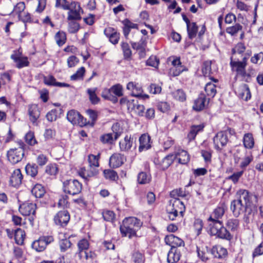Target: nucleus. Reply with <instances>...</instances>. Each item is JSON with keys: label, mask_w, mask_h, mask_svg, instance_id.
Segmentation results:
<instances>
[{"label": "nucleus", "mask_w": 263, "mask_h": 263, "mask_svg": "<svg viewBox=\"0 0 263 263\" xmlns=\"http://www.w3.org/2000/svg\"><path fill=\"white\" fill-rule=\"evenodd\" d=\"M25 8L26 6L24 2H19L14 7L13 11L18 16L24 12Z\"/></svg>", "instance_id": "nucleus-57"}, {"label": "nucleus", "mask_w": 263, "mask_h": 263, "mask_svg": "<svg viewBox=\"0 0 263 263\" xmlns=\"http://www.w3.org/2000/svg\"><path fill=\"white\" fill-rule=\"evenodd\" d=\"M100 157V155H98L97 156L94 155H89L88 157V161L89 163V167L90 168H96L99 167V159Z\"/></svg>", "instance_id": "nucleus-40"}, {"label": "nucleus", "mask_w": 263, "mask_h": 263, "mask_svg": "<svg viewBox=\"0 0 263 263\" xmlns=\"http://www.w3.org/2000/svg\"><path fill=\"white\" fill-rule=\"evenodd\" d=\"M31 193L36 198H41L45 194V190L43 186L37 184L32 188Z\"/></svg>", "instance_id": "nucleus-34"}, {"label": "nucleus", "mask_w": 263, "mask_h": 263, "mask_svg": "<svg viewBox=\"0 0 263 263\" xmlns=\"http://www.w3.org/2000/svg\"><path fill=\"white\" fill-rule=\"evenodd\" d=\"M175 159V156L174 155H168L161 159L159 163V165L161 169L165 170L172 164Z\"/></svg>", "instance_id": "nucleus-28"}, {"label": "nucleus", "mask_w": 263, "mask_h": 263, "mask_svg": "<svg viewBox=\"0 0 263 263\" xmlns=\"http://www.w3.org/2000/svg\"><path fill=\"white\" fill-rule=\"evenodd\" d=\"M71 245V243L68 239H62L60 242V247L61 251L62 252H65L70 247Z\"/></svg>", "instance_id": "nucleus-64"}, {"label": "nucleus", "mask_w": 263, "mask_h": 263, "mask_svg": "<svg viewBox=\"0 0 263 263\" xmlns=\"http://www.w3.org/2000/svg\"><path fill=\"white\" fill-rule=\"evenodd\" d=\"M168 205L171 206L172 209H173V210L177 213H179L181 217L183 216V213L185 211V206L179 199L171 200Z\"/></svg>", "instance_id": "nucleus-19"}, {"label": "nucleus", "mask_w": 263, "mask_h": 263, "mask_svg": "<svg viewBox=\"0 0 263 263\" xmlns=\"http://www.w3.org/2000/svg\"><path fill=\"white\" fill-rule=\"evenodd\" d=\"M150 136L146 134L142 135L139 138L140 145L139 150L140 152L147 150L151 147Z\"/></svg>", "instance_id": "nucleus-23"}, {"label": "nucleus", "mask_w": 263, "mask_h": 263, "mask_svg": "<svg viewBox=\"0 0 263 263\" xmlns=\"http://www.w3.org/2000/svg\"><path fill=\"white\" fill-rule=\"evenodd\" d=\"M247 58L243 57L242 61H239L233 59V57L231 58L230 65L232 70L236 72L237 76L241 77L246 81L249 82L251 79L250 75L246 73V67L247 66Z\"/></svg>", "instance_id": "nucleus-3"}, {"label": "nucleus", "mask_w": 263, "mask_h": 263, "mask_svg": "<svg viewBox=\"0 0 263 263\" xmlns=\"http://www.w3.org/2000/svg\"><path fill=\"white\" fill-rule=\"evenodd\" d=\"M175 156V158H178V162L183 164H186L190 160L187 152L183 149L178 150Z\"/></svg>", "instance_id": "nucleus-30"}, {"label": "nucleus", "mask_w": 263, "mask_h": 263, "mask_svg": "<svg viewBox=\"0 0 263 263\" xmlns=\"http://www.w3.org/2000/svg\"><path fill=\"white\" fill-rule=\"evenodd\" d=\"M235 92L240 98L245 101H248L251 98V92L247 84L239 86L236 88Z\"/></svg>", "instance_id": "nucleus-18"}, {"label": "nucleus", "mask_w": 263, "mask_h": 263, "mask_svg": "<svg viewBox=\"0 0 263 263\" xmlns=\"http://www.w3.org/2000/svg\"><path fill=\"white\" fill-rule=\"evenodd\" d=\"M80 28L79 24L74 21H69L68 23V31L70 33H76Z\"/></svg>", "instance_id": "nucleus-58"}, {"label": "nucleus", "mask_w": 263, "mask_h": 263, "mask_svg": "<svg viewBox=\"0 0 263 263\" xmlns=\"http://www.w3.org/2000/svg\"><path fill=\"white\" fill-rule=\"evenodd\" d=\"M67 119L72 124H79L80 126L85 124V122H83V117L79 112L71 110L69 111L67 114Z\"/></svg>", "instance_id": "nucleus-12"}, {"label": "nucleus", "mask_w": 263, "mask_h": 263, "mask_svg": "<svg viewBox=\"0 0 263 263\" xmlns=\"http://www.w3.org/2000/svg\"><path fill=\"white\" fill-rule=\"evenodd\" d=\"M23 175L20 169L15 170L10 179V182L13 186H16L22 183Z\"/></svg>", "instance_id": "nucleus-27"}, {"label": "nucleus", "mask_w": 263, "mask_h": 263, "mask_svg": "<svg viewBox=\"0 0 263 263\" xmlns=\"http://www.w3.org/2000/svg\"><path fill=\"white\" fill-rule=\"evenodd\" d=\"M81 183L75 179H70L63 182V191L65 193L74 195L79 194L82 190Z\"/></svg>", "instance_id": "nucleus-5"}, {"label": "nucleus", "mask_w": 263, "mask_h": 263, "mask_svg": "<svg viewBox=\"0 0 263 263\" xmlns=\"http://www.w3.org/2000/svg\"><path fill=\"white\" fill-rule=\"evenodd\" d=\"M97 89V88H88L87 90V92L89 95V99L93 104H97L100 101V99L97 97L96 93Z\"/></svg>", "instance_id": "nucleus-39"}, {"label": "nucleus", "mask_w": 263, "mask_h": 263, "mask_svg": "<svg viewBox=\"0 0 263 263\" xmlns=\"http://www.w3.org/2000/svg\"><path fill=\"white\" fill-rule=\"evenodd\" d=\"M124 158L120 154H113L109 159V165L111 167L117 168L120 167L124 162Z\"/></svg>", "instance_id": "nucleus-20"}, {"label": "nucleus", "mask_w": 263, "mask_h": 263, "mask_svg": "<svg viewBox=\"0 0 263 263\" xmlns=\"http://www.w3.org/2000/svg\"><path fill=\"white\" fill-rule=\"evenodd\" d=\"M36 205L32 203H24L20 206L19 211L24 216L34 215L35 212Z\"/></svg>", "instance_id": "nucleus-16"}, {"label": "nucleus", "mask_w": 263, "mask_h": 263, "mask_svg": "<svg viewBox=\"0 0 263 263\" xmlns=\"http://www.w3.org/2000/svg\"><path fill=\"white\" fill-rule=\"evenodd\" d=\"M173 98L180 102H183L186 100V95L182 89H178L172 92Z\"/></svg>", "instance_id": "nucleus-47"}, {"label": "nucleus", "mask_w": 263, "mask_h": 263, "mask_svg": "<svg viewBox=\"0 0 263 263\" xmlns=\"http://www.w3.org/2000/svg\"><path fill=\"white\" fill-rule=\"evenodd\" d=\"M211 61H205L203 63L202 71L204 76H209L212 73Z\"/></svg>", "instance_id": "nucleus-55"}, {"label": "nucleus", "mask_w": 263, "mask_h": 263, "mask_svg": "<svg viewBox=\"0 0 263 263\" xmlns=\"http://www.w3.org/2000/svg\"><path fill=\"white\" fill-rule=\"evenodd\" d=\"M25 237V231L21 229H17L14 233V239L16 243L18 245H22L24 243Z\"/></svg>", "instance_id": "nucleus-32"}, {"label": "nucleus", "mask_w": 263, "mask_h": 263, "mask_svg": "<svg viewBox=\"0 0 263 263\" xmlns=\"http://www.w3.org/2000/svg\"><path fill=\"white\" fill-rule=\"evenodd\" d=\"M85 73V68L84 67H81L77 70L74 74L71 76L70 79L72 81L83 80Z\"/></svg>", "instance_id": "nucleus-44"}, {"label": "nucleus", "mask_w": 263, "mask_h": 263, "mask_svg": "<svg viewBox=\"0 0 263 263\" xmlns=\"http://www.w3.org/2000/svg\"><path fill=\"white\" fill-rule=\"evenodd\" d=\"M110 90L112 92V95H114V96H116L117 98L118 97H121L123 95V87L119 84L112 86L110 87Z\"/></svg>", "instance_id": "nucleus-45"}, {"label": "nucleus", "mask_w": 263, "mask_h": 263, "mask_svg": "<svg viewBox=\"0 0 263 263\" xmlns=\"http://www.w3.org/2000/svg\"><path fill=\"white\" fill-rule=\"evenodd\" d=\"M252 195L248 190L245 189H239L236 193V201H240V202L243 203L246 206L250 207L251 204V198Z\"/></svg>", "instance_id": "nucleus-10"}, {"label": "nucleus", "mask_w": 263, "mask_h": 263, "mask_svg": "<svg viewBox=\"0 0 263 263\" xmlns=\"http://www.w3.org/2000/svg\"><path fill=\"white\" fill-rule=\"evenodd\" d=\"M52 241L53 238L51 236L41 237L32 242V248L37 252H41L45 250L47 245Z\"/></svg>", "instance_id": "nucleus-8"}, {"label": "nucleus", "mask_w": 263, "mask_h": 263, "mask_svg": "<svg viewBox=\"0 0 263 263\" xmlns=\"http://www.w3.org/2000/svg\"><path fill=\"white\" fill-rule=\"evenodd\" d=\"M243 145L246 148H252L254 145L253 136L250 133L246 134L243 137Z\"/></svg>", "instance_id": "nucleus-38"}, {"label": "nucleus", "mask_w": 263, "mask_h": 263, "mask_svg": "<svg viewBox=\"0 0 263 263\" xmlns=\"http://www.w3.org/2000/svg\"><path fill=\"white\" fill-rule=\"evenodd\" d=\"M210 98H206L204 95L200 94L194 101L193 109L196 111L203 110L209 104Z\"/></svg>", "instance_id": "nucleus-15"}, {"label": "nucleus", "mask_w": 263, "mask_h": 263, "mask_svg": "<svg viewBox=\"0 0 263 263\" xmlns=\"http://www.w3.org/2000/svg\"><path fill=\"white\" fill-rule=\"evenodd\" d=\"M142 225V222L134 217L125 218L120 230L123 236H128L131 238L136 235V232Z\"/></svg>", "instance_id": "nucleus-1"}, {"label": "nucleus", "mask_w": 263, "mask_h": 263, "mask_svg": "<svg viewBox=\"0 0 263 263\" xmlns=\"http://www.w3.org/2000/svg\"><path fill=\"white\" fill-rule=\"evenodd\" d=\"M145 39V37H142L139 42L132 43V47L136 50H143L146 45Z\"/></svg>", "instance_id": "nucleus-59"}, {"label": "nucleus", "mask_w": 263, "mask_h": 263, "mask_svg": "<svg viewBox=\"0 0 263 263\" xmlns=\"http://www.w3.org/2000/svg\"><path fill=\"white\" fill-rule=\"evenodd\" d=\"M165 243L171 246L172 248H176L177 247L184 246V241L180 238L175 236L173 234L166 236L165 237Z\"/></svg>", "instance_id": "nucleus-17"}, {"label": "nucleus", "mask_w": 263, "mask_h": 263, "mask_svg": "<svg viewBox=\"0 0 263 263\" xmlns=\"http://www.w3.org/2000/svg\"><path fill=\"white\" fill-rule=\"evenodd\" d=\"M126 89L131 91V95L137 98H148V96L146 95H142V88L138 83L130 82L127 84Z\"/></svg>", "instance_id": "nucleus-11"}, {"label": "nucleus", "mask_w": 263, "mask_h": 263, "mask_svg": "<svg viewBox=\"0 0 263 263\" xmlns=\"http://www.w3.org/2000/svg\"><path fill=\"white\" fill-rule=\"evenodd\" d=\"M78 251L77 253V255L79 257H82V251H88L89 247V243L86 239H82L79 240L77 244Z\"/></svg>", "instance_id": "nucleus-31"}, {"label": "nucleus", "mask_w": 263, "mask_h": 263, "mask_svg": "<svg viewBox=\"0 0 263 263\" xmlns=\"http://www.w3.org/2000/svg\"><path fill=\"white\" fill-rule=\"evenodd\" d=\"M209 231L211 235H216L217 237L231 240L232 236L230 232L224 228L222 222L220 220H208Z\"/></svg>", "instance_id": "nucleus-2"}, {"label": "nucleus", "mask_w": 263, "mask_h": 263, "mask_svg": "<svg viewBox=\"0 0 263 263\" xmlns=\"http://www.w3.org/2000/svg\"><path fill=\"white\" fill-rule=\"evenodd\" d=\"M112 134L114 136V139H117L123 133V129L120 127L118 123L114 124L111 127Z\"/></svg>", "instance_id": "nucleus-48"}, {"label": "nucleus", "mask_w": 263, "mask_h": 263, "mask_svg": "<svg viewBox=\"0 0 263 263\" xmlns=\"http://www.w3.org/2000/svg\"><path fill=\"white\" fill-rule=\"evenodd\" d=\"M104 175L106 179L112 181H115L118 178L117 173L115 171L111 170H104Z\"/></svg>", "instance_id": "nucleus-53"}, {"label": "nucleus", "mask_w": 263, "mask_h": 263, "mask_svg": "<svg viewBox=\"0 0 263 263\" xmlns=\"http://www.w3.org/2000/svg\"><path fill=\"white\" fill-rule=\"evenodd\" d=\"M23 142H20V146L17 148H11L7 152L8 160L12 164H16L20 162L24 155Z\"/></svg>", "instance_id": "nucleus-4"}, {"label": "nucleus", "mask_w": 263, "mask_h": 263, "mask_svg": "<svg viewBox=\"0 0 263 263\" xmlns=\"http://www.w3.org/2000/svg\"><path fill=\"white\" fill-rule=\"evenodd\" d=\"M28 114L30 121L34 125H37V119L40 116V111L37 105L31 104L29 105Z\"/></svg>", "instance_id": "nucleus-13"}, {"label": "nucleus", "mask_w": 263, "mask_h": 263, "mask_svg": "<svg viewBox=\"0 0 263 263\" xmlns=\"http://www.w3.org/2000/svg\"><path fill=\"white\" fill-rule=\"evenodd\" d=\"M197 252L198 257L203 261H206L209 259V250L208 247H205L201 249L197 247Z\"/></svg>", "instance_id": "nucleus-41"}, {"label": "nucleus", "mask_w": 263, "mask_h": 263, "mask_svg": "<svg viewBox=\"0 0 263 263\" xmlns=\"http://www.w3.org/2000/svg\"><path fill=\"white\" fill-rule=\"evenodd\" d=\"M132 260L134 263H144V257L139 251H135L132 254Z\"/></svg>", "instance_id": "nucleus-50"}, {"label": "nucleus", "mask_w": 263, "mask_h": 263, "mask_svg": "<svg viewBox=\"0 0 263 263\" xmlns=\"http://www.w3.org/2000/svg\"><path fill=\"white\" fill-rule=\"evenodd\" d=\"M45 172L50 175H55L58 172V168L56 164H49L46 167Z\"/></svg>", "instance_id": "nucleus-56"}, {"label": "nucleus", "mask_w": 263, "mask_h": 263, "mask_svg": "<svg viewBox=\"0 0 263 263\" xmlns=\"http://www.w3.org/2000/svg\"><path fill=\"white\" fill-rule=\"evenodd\" d=\"M70 215L67 211L59 212L54 216V220L56 224L64 227L69 222Z\"/></svg>", "instance_id": "nucleus-14"}, {"label": "nucleus", "mask_w": 263, "mask_h": 263, "mask_svg": "<svg viewBox=\"0 0 263 263\" xmlns=\"http://www.w3.org/2000/svg\"><path fill=\"white\" fill-rule=\"evenodd\" d=\"M79 175L85 180H88L89 178L95 176L98 173V170L96 168L86 169L85 167L81 168L78 171Z\"/></svg>", "instance_id": "nucleus-21"}, {"label": "nucleus", "mask_w": 263, "mask_h": 263, "mask_svg": "<svg viewBox=\"0 0 263 263\" xmlns=\"http://www.w3.org/2000/svg\"><path fill=\"white\" fill-rule=\"evenodd\" d=\"M172 65L174 67L172 68L171 71H173V75L174 76H177L180 74L185 69L181 65V63L179 58H176L172 61Z\"/></svg>", "instance_id": "nucleus-25"}, {"label": "nucleus", "mask_w": 263, "mask_h": 263, "mask_svg": "<svg viewBox=\"0 0 263 263\" xmlns=\"http://www.w3.org/2000/svg\"><path fill=\"white\" fill-rule=\"evenodd\" d=\"M230 209L236 217L243 214L245 215H248L251 213L250 206H246L243 203L240 202V200H233L231 203Z\"/></svg>", "instance_id": "nucleus-6"}, {"label": "nucleus", "mask_w": 263, "mask_h": 263, "mask_svg": "<svg viewBox=\"0 0 263 263\" xmlns=\"http://www.w3.org/2000/svg\"><path fill=\"white\" fill-rule=\"evenodd\" d=\"M203 127L201 125L193 126L188 134V138L190 140L195 139L198 132L202 130Z\"/></svg>", "instance_id": "nucleus-52"}, {"label": "nucleus", "mask_w": 263, "mask_h": 263, "mask_svg": "<svg viewBox=\"0 0 263 263\" xmlns=\"http://www.w3.org/2000/svg\"><path fill=\"white\" fill-rule=\"evenodd\" d=\"M241 29L242 26L240 24H237L233 26L228 27L226 31L228 33L233 35L236 34L239 30H241Z\"/></svg>", "instance_id": "nucleus-61"}, {"label": "nucleus", "mask_w": 263, "mask_h": 263, "mask_svg": "<svg viewBox=\"0 0 263 263\" xmlns=\"http://www.w3.org/2000/svg\"><path fill=\"white\" fill-rule=\"evenodd\" d=\"M187 31L189 37L192 40L197 35L198 26L195 23L192 22L187 26Z\"/></svg>", "instance_id": "nucleus-37"}, {"label": "nucleus", "mask_w": 263, "mask_h": 263, "mask_svg": "<svg viewBox=\"0 0 263 263\" xmlns=\"http://www.w3.org/2000/svg\"><path fill=\"white\" fill-rule=\"evenodd\" d=\"M180 252L175 248H172L167 253V260L168 263H174L180 259Z\"/></svg>", "instance_id": "nucleus-29"}, {"label": "nucleus", "mask_w": 263, "mask_h": 263, "mask_svg": "<svg viewBox=\"0 0 263 263\" xmlns=\"http://www.w3.org/2000/svg\"><path fill=\"white\" fill-rule=\"evenodd\" d=\"M133 143V138L131 136L126 135L123 140L120 141V148L122 151H127L131 148Z\"/></svg>", "instance_id": "nucleus-26"}, {"label": "nucleus", "mask_w": 263, "mask_h": 263, "mask_svg": "<svg viewBox=\"0 0 263 263\" xmlns=\"http://www.w3.org/2000/svg\"><path fill=\"white\" fill-rule=\"evenodd\" d=\"M226 209V207L223 204L218 206L211 214L210 216L208 218V220H219V219L221 218L223 216Z\"/></svg>", "instance_id": "nucleus-22"}, {"label": "nucleus", "mask_w": 263, "mask_h": 263, "mask_svg": "<svg viewBox=\"0 0 263 263\" xmlns=\"http://www.w3.org/2000/svg\"><path fill=\"white\" fill-rule=\"evenodd\" d=\"M55 40L59 46H61L65 44L66 40V34L62 31L57 32L54 36Z\"/></svg>", "instance_id": "nucleus-43"}, {"label": "nucleus", "mask_w": 263, "mask_h": 263, "mask_svg": "<svg viewBox=\"0 0 263 263\" xmlns=\"http://www.w3.org/2000/svg\"><path fill=\"white\" fill-rule=\"evenodd\" d=\"M121 47L125 58H130L132 55V51L129 45L127 43H122Z\"/></svg>", "instance_id": "nucleus-60"}, {"label": "nucleus", "mask_w": 263, "mask_h": 263, "mask_svg": "<svg viewBox=\"0 0 263 263\" xmlns=\"http://www.w3.org/2000/svg\"><path fill=\"white\" fill-rule=\"evenodd\" d=\"M158 109L162 112H167L170 110V104L166 102H161L158 103Z\"/></svg>", "instance_id": "nucleus-62"}, {"label": "nucleus", "mask_w": 263, "mask_h": 263, "mask_svg": "<svg viewBox=\"0 0 263 263\" xmlns=\"http://www.w3.org/2000/svg\"><path fill=\"white\" fill-rule=\"evenodd\" d=\"M25 141L30 145H34L37 143L35 139L34 133L31 131L28 132L25 135Z\"/></svg>", "instance_id": "nucleus-54"}, {"label": "nucleus", "mask_w": 263, "mask_h": 263, "mask_svg": "<svg viewBox=\"0 0 263 263\" xmlns=\"http://www.w3.org/2000/svg\"><path fill=\"white\" fill-rule=\"evenodd\" d=\"M102 215L104 220L108 221H112L115 217L114 213L111 211H105L102 213Z\"/></svg>", "instance_id": "nucleus-63"}, {"label": "nucleus", "mask_w": 263, "mask_h": 263, "mask_svg": "<svg viewBox=\"0 0 263 263\" xmlns=\"http://www.w3.org/2000/svg\"><path fill=\"white\" fill-rule=\"evenodd\" d=\"M25 168L27 174L31 177H35L37 174V166L35 164H28Z\"/></svg>", "instance_id": "nucleus-49"}, {"label": "nucleus", "mask_w": 263, "mask_h": 263, "mask_svg": "<svg viewBox=\"0 0 263 263\" xmlns=\"http://www.w3.org/2000/svg\"><path fill=\"white\" fill-rule=\"evenodd\" d=\"M211 253L214 257L220 258L227 255V250L220 245H216L211 249Z\"/></svg>", "instance_id": "nucleus-24"}, {"label": "nucleus", "mask_w": 263, "mask_h": 263, "mask_svg": "<svg viewBox=\"0 0 263 263\" xmlns=\"http://www.w3.org/2000/svg\"><path fill=\"white\" fill-rule=\"evenodd\" d=\"M101 96L104 99L109 100L114 103L118 102V98L112 95L110 90V88L109 89L105 88L103 89L101 93Z\"/></svg>", "instance_id": "nucleus-33"}, {"label": "nucleus", "mask_w": 263, "mask_h": 263, "mask_svg": "<svg viewBox=\"0 0 263 263\" xmlns=\"http://www.w3.org/2000/svg\"><path fill=\"white\" fill-rule=\"evenodd\" d=\"M83 12V9L69 11L68 12L67 20L68 21L80 20L81 19V13Z\"/></svg>", "instance_id": "nucleus-42"}, {"label": "nucleus", "mask_w": 263, "mask_h": 263, "mask_svg": "<svg viewBox=\"0 0 263 263\" xmlns=\"http://www.w3.org/2000/svg\"><path fill=\"white\" fill-rule=\"evenodd\" d=\"M204 90L206 93V95L210 98H213L217 91L216 89V86L212 82L208 83L205 87Z\"/></svg>", "instance_id": "nucleus-36"}, {"label": "nucleus", "mask_w": 263, "mask_h": 263, "mask_svg": "<svg viewBox=\"0 0 263 263\" xmlns=\"http://www.w3.org/2000/svg\"><path fill=\"white\" fill-rule=\"evenodd\" d=\"M11 58L16 63V67L19 69L29 65V62L26 57H23L20 50H15L11 55Z\"/></svg>", "instance_id": "nucleus-9"}, {"label": "nucleus", "mask_w": 263, "mask_h": 263, "mask_svg": "<svg viewBox=\"0 0 263 263\" xmlns=\"http://www.w3.org/2000/svg\"><path fill=\"white\" fill-rule=\"evenodd\" d=\"M239 226V221L236 219H230L227 221V227L232 231L237 230Z\"/></svg>", "instance_id": "nucleus-51"}, {"label": "nucleus", "mask_w": 263, "mask_h": 263, "mask_svg": "<svg viewBox=\"0 0 263 263\" xmlns=\"http://www.w3.org/2000/svg\"><path fill=\"white\" fill-rule=\"evenodd\" d=\"M100 140L104 144H112L117 139H114L112 133H108L102 135Z\"/></svg>", "instance_id": "nucleus-46"}, {"label": "nucleus", "mask_w": 263, "mask_h": 263, "mask_svg": "<svg viewBox=\"0 0 263 263\" xmlns=\"http://www.w3.org/2000/svg\"><path fill=\"white\" fill-rule=\"evenodd\" d=\"M229 141L228 133L221 131L218 132L213 138L214 148L218 151H221Z\"/></svg>", "instance_id": "nucleus-7"}, {"label": "nucleus", "mask_w": 263, "mask_h": 263, "mask_svg": "<svg viewBox=\"0 0 263 263\" xmlns=\"http://www.w3.org/2000/svg\"><path fill=\"white\" fill-rule=\"evenodd\" d=\"M151 180V176L150 174L145 172H141L139 173L137 177L138 183L145 184L148 183Z\"/></svg>", "instance_id": "nucleus-35"}]
</instances>
